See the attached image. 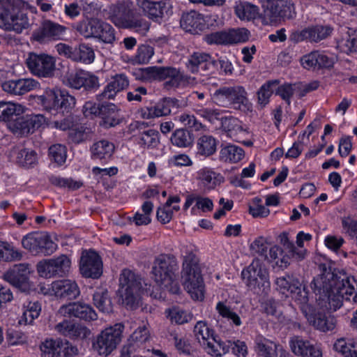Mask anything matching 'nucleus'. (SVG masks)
<instances>
[{"label": "nucleus", "instance_id": "40", "mask_svg": "<svg viewBox=\"0 0 357 357\" xmlns=\"http://www.w3.org/2000/svg\"><path fill=\"white\" fill-rule=\"evenodd\" d=\"M280 83L279 79H271L263 84L257 91V101L261 107H264L270 102V98L277 86Z\"/></svg>", "mask_w": 357, "mask_h": 357}, {"label": "nucleus", "instance_id": "50", "mask_svg": "<svg viewBox=\"0 0 357 357\" xmlns=\"http://www.w3.org/2000/svg\"><path fill=\"white\" fill-rule=\"evenodd\" d=\"M299 280L293 275L285 274L283 276L278 277L275 280L277 289L281 293H291L293 289H296L299 285Z\"/></svg>", "mask_w": 357, "mask_h": 357}, {"label": "nucleus", "instance_id": "20", "mask_svg": "<svg viewBox=\"0 0 357 357\" xmlns=\"http://www.w3.org/2000/svg\"><path fill=\"white\" fill-rule=\"evenodd\" d=\"M67 28L50 20H44L40 26L33 31L32 38L40 43L48 40H62Z\"/></svg>", "mask_w": 357, "mask_h": 357}, {"label": "nucleus", "instance_id": "17", "mask_svg": "<svg viewBox=\"0 0 357 357\" xmlns=\"http://www.w3.org/2000/svg\"><path fill=\"white\" fill-rule=\"evenodd\" d=\"M45 121L42 114L16 116V118L8 123L9 128L15 134L26 135L39 128Z\"/></svg>", "mask_w": 357, "mask_h": 357}, {"label": "nucleus", "instance_id": "19", "mask_svg": "<svg viewBox=\"0 0 357 357\" xmlns=\"http://www.w3.org/2000/svg\"><path fill=\"white\" fill-rule=\"evenodd\" d=\"M67 84L72 89H83L86 91H96L100 86L98 77L83 70L70 74L67 78Z\"/></svg>", "mask_w": 357, "mask_h": 357}, {"label": "nucleus", "instance_id": "46", "mask_svg": "<svg viewBox=\"0 0 357 357\" xmlns=\"http://www.w3.org/2000/svg\"><path fill=\"white\" fill-rule=\"evenodd\" d=\"M217 336L212 337L205 344H203L206 352L215 357H220L229 352V345L227 342L217 340Z\"/></svg>", "mask_w": 357, "mask_h": 357}, {"label": "nucleus", "instance_id": "63", "mask_svg": "<svg viewBox=\"0 0 357 357\" xmlns=\"http://www.w3.org/2000/svg\"><path fill=\"white\" fill-rule=\"evenodd\" d=\"M332 28L329 26L315 25L310 26V42L318 43L327 37L332 33Z\"/></svg>", "mask_w": 357, "mask_h": 357}, {"label": "nucleus", "instance_id": "23", "mask_svg": "<svg viewBox=\"0 0 357 357\" xmlns=\"http://www.w3.org/2000/svg\"><path fill=\"white\" fill-rule=\"evenodd\" d=\"M59 312L63 316L74 317L86 321H94L98 318V315L93 307L90 305L82 302H73L63 305L59 308Z\"/></svg>", "mask_w": 357, "mask_h": 357}, {"label": "nucleus", "instance_id": "33", "mask_svg": "<svg viewBox=\"0 0 357 357\" xmlns=\"http://www.w3.org/2000/svg\"><path fill=\"white\" fill-rule=\"evenodd\" d=\"M181 25L186 31L192 33H197L205 26L203 15L195 10L182 15Z\"/></svg>", "mask_w": 357, "mask_h": 357}, {"label": "nucleus", "instance_id": "39", "mask_svg": "<svg viewBox=\"0 0 357 357\" xmlns=\"http://www.w3.org/2000/svg\"><path fill=\"white\" fill-rule=\"evenodd\" d=\"M218 141L211 135H204L197 142V153L203 156H210L215 153Z\"/></svg>", "mask_w": 357, "mask_h": 357}, {"label": "nucleus", "instance_id": "54", "mask_svg": "<svg viewBox=\"0 0 357 357\" xmlns=\"http://www.w3.org/2000/svg\"><path fill=\"white\" fill-rule=\"evenodd\" d=\"M75 61L85 64H90L93 62L95 53L93 49L89 45L80 43L76 46Z\"/></svg>", "mask_w": 357, "mask_h": 357}, {"label": "nucleus", "instance_id": "37", "mask_svg": "<svg viewBox=\"0 0 357 357\" xmlns=\"http://www.w3.org/2000/svg\"><path fill=\"white\" fill-rule=\"evenodd\" d=\"M234 11L239 19L250 21L258 17L259 8L257 6L249 2L240 1L236 4Z\"/></svg>", "mask_w": 357, "mask_h": 357}, {"label": "nucleus", "instance_id": "31", "mask_svg": "<svg viewBox=\"0 0 357 357\" xmlns=\"http://www.w3.org/2000/svg\"><path fill=\"white\" fill-rule=\"evenodd\" d=\"M305 317L310 325L321 332L331 331L336 326V319L330 314L324 312L307 313Z\"/></svg>", "mask_w": 357, "mask_h": 357}, {"label": "nucleus", "instance_id": "22", "mask_svg": "<svg viewBox=\"0 0 357 357\" xmlns=\"http://www.w3.org/2000/svg\"><path fill=\"white\" fill-rule=\"evenodd\" d=\"M137 5L145 15L153 20H158L172 13V4L170 0L153 1L150 0H137Z\"/></svg>", "mask_w": 357, "mask_h": 357}, {"label": "nucleus", "instance_id": "57", "mask_svg": "<svg viewBox=\"0 0 357 357\" xmlns=\"http://www.w3.org/2000/svg\"><path fill=\"white\" fill-rule=\"evenodd\" d=\"M150 337L149 324L148 323H143L142 326L135 329L128 340L142 347H146L145 343L149 340Z\"/></svg>", "mask_w": 357, "mask_h": 357}, {"label": "nucleus", "instance_id": "7", "mask_svg": "<svg viewBox=\"0 0 357 357\" xmlns=\"http://www.w3.org/2000/svg\"><path fill=\"white\" fill-rule=\"evenodd\" d=\"M19 0H10L0 8V28L21 33L27 29L29 22L26 13L21 10Z\"/></svg>", "mask_w": 357, "mask_h": 357}, {"label": "nucleus", "instance_id": "41", "mask_svg": "<svg viewBox=\"0 0 357 357\" xmlns=\"http://www.w3.org/2000/svg\"><path fill=\"white\" fill-rule=\"evenodd\" d=\"M269 255L271 261L276 266L281 269L287 268L289 264L291 255H289V251L284 250L279 246H273L269 250Z\"/></svg>", "mask_w": 357, "mask_h": 357}, {"label": "nucleus", "instance_id": "44", "mask_svg": "<svg viewBox=\"0 0 357 357\" xmlns=\"http://www.w3.org/2000/svg\"><path fill=\"white\" fill-rule=\"evenodd\" d=\"M244 155L242 148L236 145H228L221 149L220 159L224 162L236 163L241 160Z\"/></svg>", "mask_w": 357, "mask_h": 357}, {"label": "nucleus", "instance_id": "51", "mask_svg": "<svg viewBox=\"0 0 357 357\" xmlns=\"http://www.w3.org/2000/svg\"><path fill=\"white\" fill-rule=\"evenodd\" d=\"M22 318L26 324H31L33 321L38 318L41 311L40 303L36 301H26L23 303Z\"/></svg>", "mask_w": 357, "mask_h": 357}, {"label": "nucleus", "instance_id": "36", "mask_svg": "<svg viewBox=\"0 0 357 357\" xmlns=\"http://www.w3.org/2000/svg\"><path fill=\"white\" fill-rule=\"evenodd\" d=\"M221 128L226 135L234 141H238L239 135L243 132L241 122L232 116L222 118Z\"/></svg>", "mask_w": 357, "mask_h": 357}, {"label": "nucleus", "instance_id": "4", "mask_svg": "<svg viewBox=\"0 0 357 357\" xmlns=\"http://www.w3.org/2000/svg\"><path fill=\"white\" fill-rule=\"evenodd\" d=\"M263 21L265 24L277 25L296 16L295 5L291 0H260Z\"/></svg>", "mask_w": 357, "mask_h": 357}, {"label": "nucleus", "instance_id": "52", "mask_svg": "<svg viewBox=\"0 0 357 357\" xmlns=\"http://www.w3.org/2000/svg\"><path fill=\"white\" fill-rule=\"evenodd\" d=\"M171 142L173 145L179 148H187L192 144V135L185 129L176 130L172 135Z\"/></svg>", "mask_w": 357, "mask_h": 357}, {"label": "nucleus", "instance_id": "16", "mask_svg": "<svg viewBox=\"0 0 357 357\" xmlns=\"http://www.w3.org/2000/svg\"><path fill=\"white\" fill-rule=\"evenodd\" d=\"M40 349L45 357H72L77 353L76 347L61 339L46 340L40 345Z\"/></svg>", "mask_w": 357, "mask_h": 357}, {"label": "nucleus", "instance_id": "29", "mask_svg": "<svg viewBox=\"0 0 357 357\" xmlns=\"http://www.w3.org/2000/svg\"><path fill=\"white\" fill-rule=\"evenodd\" d=\"M40 84L33 78L12 79L2 84L3 89L14 95H23L39 88Z\"/></svg>", "mask_w": 357, "mask_h": 357}, {"label": "nucleus", "instance_id": "58", "mask_svg": "<svg viewBox=\"0 0 357 357\" xmlns=\"http://www.w3.org/2000/svg\"><path fill=\"white\" fill-rule=\"evenodd\" d=\"M215 310L220 316L231 321L235 326H239L241 325V321L239 316L231 310L226 301H219L216 304Z\"/></svg>", "mask_w": 357, "mask_h": 357}, {"label": "nucleus", "instance_id": "59", "mask_svg": "<svg viewBox=\"0 0 357 357\" xmlns=\"http://www.w3.org/2000/svg\"><path fill=\"white\" fill-rule=\"evenodd\" d=\"M292 297L296 302L300 305V308L302 312L305 314H307V311H310V307L307 305L308 303V291H306L305 287H302V284L299 281V285L296 289H293L290 293Z\"/></svg>", "mask_w": 357, "mask_h": 357}, {"label": "nucleus", "instance_id": "1", "mask_svg": "<svg viewBox=\"0 0 357 357\" xmlns=\"http://www.w3.org/2000/svg\"><path fill=\"white\" fill-rule=\"evenodd\" d=\"M321 273L310 283V287L315 294L319 295V299L327 300L333 304L335 310L342 305V299L357 303V278L337 276L325 264L320 265Z\"/></svg>", "mask_w": 357, "mask_h": 357}, {"label": "nucleus", "instance_id": "26", "mask_svg": "<svg viewBox=\"0 0 357 357\" xmlns=\"http://www.w3.org/2000/svg\"><path fill=\"white\" fill-rule=\"evenodd\" d=\"M255 350L261 357H287V353L282 347L261 335L256 337Z\"/></svg>", "mask_w": 357, "mask_h": 357}, {"label": "nucleus", "instance_id": "27", "mask_svg": "<svg viewBox=\"0 0 357 357\" xmlns=\"http://www.w3.org/2000/svg\"><path fill=\"white\" fill-rule=\"evenodd\" d=\"M55 330L61 335L72 340H83L91 334L90 330L86 326L69 320H63L57 324Z\"/></svg>", "mask_w": 357, "mask_h": 357}, {"label": "nucleus", "instance_id": "49", "mask_svg": "<svg viewBox=\"0 0 357 357\" xmlns=\"http://www.w3.org/2000/svg\"><path fill=\"white\" fill-rule=\"evenodd\" d=\"M138 144L142 148L154 149L160 143V134L158 131L149 129L141 132L138 137Z\"/></svg>", "mask_w": 357, "mask_h": 357}, {"label": "nucleus", "instance_id": "64", "mask_svg": "<svg viewBox=\"0 0 357 357\" xmlns=\"http://www.w3.org/2000/svg\"><path fill=\"white\" fill-rule=\"evenodd\" d=\"M146 347L130 341L125 344L121 351V357H142V354L145 352Z\"/></svg>", "mask_w": 357, "mask_h": 357}, {"label": "nucleus", "instance_id": "56", "mask_svg": "<svg viewBox=\"0 0 357 357\" xmlns=\"http://www.w3.org/2000/svg\"><path fill=\"white\" fill-rule=\"evenodd\" d=\"M194 334L201 344H205L212 337H214V332L211 329L207 323L204 321H199L194 327Z\"/></svg>", "mask_w": 357, "mask_h": 357}, {"label": "nucleus", "instance_id": "32", "mask_svg": "<svg viewBox=\"0 0 357 357\" xmlns=\"http://www.w3.org/2000/svg\"><path fill=\"white\" fill-rule=\"evenodd\" d=\"M99 116L102 119L101 125L106 128L114 127L121 121L118 107L108 102L100 104Z\"/></svg>", "mask_w": 357, "mask_h": 357}, {"label": "nucleus", "instance_id": "9", "mask_svg": "<svg viewBox=\"0 0 357 357\" xmlns=\"http://www.w3.org/2000/svg\"><path fill=\"white\" fill-rule=\"evenodd\" d=\"M211 97L213 102L223 107L235 105L246 106L248 103L247 92L244 87L240 85L222 86L217 89Z\"/></svg>", "mask_w": 357, "mask_h": 357}, {"label": "nucleus", "instance_id": "18", "mask_svg": "<svg viewBox=\"0 0 357 357\" xmlns=\"http://www.w3.org/2000/svg\"><path fill=\"white\" fill-rule=\"evenodd\" d=\"M80 273L84 278L98 279L102 274V261L94 250L84 251L79 265Z\"/></svg>", "mask_w": 357, "mask_h": 357}, {"label": "nucleus", "instance_id": "35", "mask_svg": "<svg viewBox=\"0 0 357 357\" xmlns=\"http://www.w3.org/2000/svg\"><path fill=\"white\" fill-rule=\"evenodd\" d=\"M91 151L92 158L107 160L112 157L114 151V145L107 140H100L93 144Z\"/></svg>", "mask_w": 357, "mask_h": 357}, {"label": "nucleus", "instance_id": "12", "mask_svg": "<svg viewBox=\"0 0 357 357\" xmlns=\"http://www.w3.org/2000/svg\"><path fill=\"white\" fill-rule=\"evenodd\" d=\"M22 247L33 255L53 254L57 249V245L51 239L50 235L43 231L29 233L22 240Z\"/></svg>", "mask_w": 357, "mask_h": 357}, {"label": "nucleus", "instance_id": "21", "mask_svg": "<svg viewBox=\"0 0 357 357\" xmlns=\"http://www.w3.org/2000/svg\"><path fill=\"white\" fill-rule=\"evenodd\" d=\"M218 66L217 61L205 52H196L190 55L186 63V67L192 73H202L207 74L212 73Z\"/></svg>", "mask_w": 357, "mask_h": 357}, {"label": "nucleus", "instance_id": "38", "mask_svg": "<svg viewBox=\"0 0 357 357\" xmlns=\"http://www.w3.org/2000/svg\"><path fill=\"white\" fill-rule=\"evenodd\" d=\"M94 305L102 312L109 313L112 312L113 306L111 298L106 289H97L93 296Z\"/></svg>", "mask_w": 357, "mask_h": 357}, {"label": "nucleus", "instance_id": "62", "mask_svg": "<svg viewBox=\"0 0 357 357\" xmlns=\"http://www.w3.org/2000/svg\"><path fill=\"white\" fill-rule=\"evenodd\" d=\"M16 161L22 167H30L36 163L37 154L33 150L24 149L17 152Z\"/></svg>", "mask_w": 357, "mask_h": 357}, {"label": "nucleus", "instance_id": "28", "mask_svg": "<svg viewBox=\"0 0 357 357\" xmlns=\"http://www.w3.org/2000/svg\"><path fill=\"white\" fill-rule=\"evenodd\" d=\"M301 63L304 68L308 70L330 68L333 66L334 60L323 52L312 51L301 57Z\"/></svg>", "mask_w": 357, "mask_h": 357}, {"label": "nucleus", "instance_id": "42", "mask_svg": "<svg viewBox=\"0 0 357 357\" xmlns=\"http://www.w3.org/2000/svg\"><path fill=\"white\" fill-rule=\"evenodd\" d=\"M169 115L165 98L158 100L154 105L142 110V117L145 119L159 118Z\"/></svg>", "mask_w": 357, "mask_h": 357}, {"label": "nucleus", "instance_id": "3", "mask_svg": "<svg viewBox=\"0 0 357 357\" xmlns=\"http://www.w3.org/2000/svg\"><path fill=\"white\" fill-rule=\"evenodd\" d=\"M183 284L194 300L202 301L204 298V284L199 261L192 252L183 258L182 269Z\"/></svg>", "mask_w": 357, "mask_h": 357}, {"label": "nucleus", "instance_id": "25", "mask_svg": "<svg viewBox=\"0 0 357 357\" xmlns=\"http://www.w3.org/2000/svg\"><path fill=\"white\" fill-rule=\"evenodd\" d=\"M292 352L301 357H322V351L317 345L312 344L307 340L294 336L289 341Z\"/></svg>", "mask_w": 357, "mask_h": 357}, {"label": "nucleus", "instance_id": "55", "mask_svg": "<svg viewBox=\"0 0 357 357\" xmlns=\"http://www.w3.org/2000/svg\"><path fill=\"white\" fill-rule=\"evenodd\" d=\"M22 112L21 106L10 102H0V121H11L14 116Z\"/></svg>", "mask_w": 357, "mask_h": 357}, {"label": "nucleus", "instance_id": "10", "mask_svg": "<svg viewBox=\"0 0 357 357\" xmlns=\"http://www.w3.org/2000/svg\"><path fill=\"white\" fill-rule=\"evenodd\" d=\"M123 330L124 326L121 323L106 328L93 343V349L100 355L108 356L121 342Z\"/></svg>", "mask_w": 357, "mask_h": 357}, {"label": "nucleus", "instance_id": "5", "mask_svg": "<svg viewBox=\"0 0 357 357\" xmlns=\"http://www.w3.org/2000/svg\"><path fill=\"white\" fill-rule=\"evenodd\" d=\"M137 79L142 81L165 80L169 78L165 85L178 87L188 80V77L184 75L180 69L172 66H151L139 68L134 73Z\"/></svg>", "mask_w": 357, "mask_h": 357}, {"label": "nucleus", "instance_id": "6", "mask_svg": "<svg viewBox=\"0 0 357 357\" xmlns=\"http://www.w3.org/2000/svg\"><path fill=\"white\" fill-rule=\"evenodd\" d=\"M74 29L84 38H96L105 43H112L115 40L114 28L97 17H88L77 22Z\"/></svg>", "mask_w": 357, "mask_h": 357}, {"label": "nucleus", "instance_id": "8", "mask_svg": "<svg viewBox=\"0 0 357 357\" xmlns=\"http://www.w3.org/2000/svg\"><path fill=\"white\" fill-rule=\"evenodd\" d=\"M119 296L122 304L130 309L139 305V292L142 288L141 278L130 270L124 269L119 277Z\"/></svg>", "mask_w": 357, "mask_h": 357}, {"label": "nucleus", "instance_id": "24", "mask_svg": "<svg viewBox=\"0 0 357 357\" xmlns=\"http://www.w3.org/2000/svg\"><path fill=\"white\" fill-rule=\"evenodd\" d=\"M135 14L130 3L119 2L112 4L109 8V17L111 21L120 28H125Z\"/></svg>", "mask_w": 357, "mask_h": 357}, {"label": "nucleus", "instance_id": "30", "mask_svg": "<svg viewBox=\"0 0 357 357\" xmlns=\"http://www.w3.org/2000/svg\"><path fill=\"white\" fill-rule=\"evenodd\" d=\"M50 289L56 297L60 298L75 299L79 294L77 283L70 280L53 282Z\"/></svg>", "mask_w": 357, "mask_h": 357}, {"label": "nucleus", "instance_id": "13", "mask_svg": "<svg viewBox=\"0 0 357 357\" xmlns=\"http://www.w3.org/2000/svg\"><path fill=\"white\" fill-rule=\"evenodd\" d=\"M243 280L245 284L251 289L255 291L257 294L261 287L263 291L269 287L268 273L266 268L261 266L259 259H254L252 262L241 273Z\"/></svg>", "mask_w": 357, "mask_h": 357}, {"label": "nucleus", "instance_id": "15", "mask_svg": "<svg viewBox=\"0 0 357 357\" xmlns=\"http://www.w3.org/2000/svg\"><path fill=\"white\" fill-rule=\"evenodd\" d=\"M26 65L30 73L38 77L50 78L54 75L55 60L48 54L31 52L26 59Z\"/></svg>", "mask_w": 357, "mask_h": 357}, {"label": "nucleus", "instance_id": "48", "mask_svg": "<svg viewBox=\"0 0 357 357\" xmlns=\"http://www.w3.org/2000/svg\"><path fill=\"white\" fill-rule=\"evenodd\" d=\"M334 349L345 357H357V342L354 340L338 339L334 344Z\"/></svg>", "mask_w": 357, "mask_h": 357}, {"label": "nucleus", "instance_id": "2", "mask_svg": "<svg viewBox=\"0 0 357 357\" xmlns=\"http://www.w3.org/2000/svg\"><path fill=\"white\" fill-rule=\"evenodd\" d=\"M177 270L178 265L174 257L168 255H160L153 261L151 278L170 293L178 294L181 289L175 273Z\"/></svg>", "mask_w": 357, "mask_h": 357}, {"label": "nucleus", "instance_id": "45", "mask_svg": "<svg viewBox=\"0 0 357 357\" xmlns=\"http://www.w3.org/2000/svg\"><path fill=\"white\" fill-rule=\"evenodd\" d=\"M91 137V130L84 126H75L72 127L68 132V141L76 144L89 140Z\"/></svg>", "mask_w": 357, "mask_h": 357}, {"label": "nucleus", "instance_id": "43", "mask_svg": "<svg viewBox=\"0 0 357 357\" xmlns=\"http://www.w3.org/2000/svg\"><path fill=\"white\" fill-rule=\"evenodd\" d=\"M278 241L280 243L283 245L284 249L289 251L293 260L300 261L305 258L306 250L298 249L295 245L289 241L288 234L287 232H282L278 236Z\"/></svg>", "mask_w": 357, "mask_h": 357}, {"label": "nucleus", "instance_id": "14", "mask_svg": "<svg viewBox=\"0 0 357 357\" xmlns=\"http://www.w3.org/2000/svg\"><path fill=\"white\" fill-rule=\"evenodd\" d=\"M29 265L19 264L7 270L2 278L19 291L29 294L35 290L33 284L29 281Z\"/></svg>", "mask_w": 357, "mask_h": 357}, {"label": "nucleus", "instance_id": "53", "mask_svg": "<svg viewBox=\"0 0 357 357\" xmlns=\"http://www.w3.org/2000/svg\"><path fill=\"white\" fill-rule=\"evenodd\" d=\"M22 252L7 242L0 241V261H12L20 260Z\"/></svg>", "mask_w": 357, "mask_h": 357}, {"label": "nucleus", "instance_id": "11", "mask_svg": "<svg viewBox=\"0 0 357 357\" xmlns=\"http://www.w3.org/2000/svg\"><path fill=\"white\" fill-rule=\"evenodd\" d=\"M71 260L66 255L40 261L36 266L38 273L45 278H62L68 275Z\"/></svg>", "mask_w": 357, "mask_h": 357}, {"label": "nucleus", "instance_id": "60", "mask_svg": "<svg viewBox=\"0 0 357 357\" xmlns=\"http://www.w3.org/2000/svg\"><path fill=\"white\" fill-rule=\"evenodd\" d=\"M227 45L244 43L249 39L250 32L247 29L238 28L226 31Z\"/></svg>", "mask_w": 357, "mask_h": 357}, {"label": "nucleus", "instance_id": "47", "mask_svg": "<svg viewBox=\"0 0 357 357\" xmlns=\"http://www.w3.org/2000/svg\"><path fill=\"white\" fill-rule=\"evenodd\" d=\"M38 100L47 111H58L59 89H47L44 93L38 96Z\"/></svg>", "mask_w": 357, "mask_h": 357}, {"label": "nucleus", "instance_id": "34", "mask_svg": "<svg viewBox=\"0 0 357 357\" xmlns=\"http://www.w3.org/2000/svg\"><path fill=\"white\" fill-rule=\"evenodd\" d=\"M197 178L206 190L214 189L223 182V177L209 167H203L197 172Z\"/></svg>", "mask_w": 357, "mask_h": 357}, {"label": "nucleus", "instance_id": "61", "mask_svg": "<svg viewBox=\"0 0 357 357\" xmlns=\"http://www.w3.org/2000/svg\"><path fill=\"white\" fill-rule=\"evenodd\" d=\"M49 157L51 161L58 165H62L66 162L67 157L66 147L60 144L52 145L49 148Z\"/></svg>", "mask_w": 357, "mask_h": 357}]
</instances>
